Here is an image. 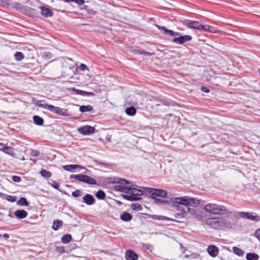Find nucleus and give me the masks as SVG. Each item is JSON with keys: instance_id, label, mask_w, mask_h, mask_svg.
<instances>
[{"instance_id": "23", "label": "nucleus", "mask_w": 260, "mask_h": 260, "mask_svg": "<svg viewBox=\"0 0 260 260\" xmlns=\"http://www.w3.org/2000/svg\"><path fill=\"white\" fill-rule=\"evenodd\" d=\"M41 14L45 17H51L53 15V12L49 8L45 7H41Z\"/></svg>"}, {"instance_id": "63", "label": "nucleus", "mask_w": 260, "mask_h": 260, "mask_svg": "<svg viewBox=\"0 0 260 260\" xmlns=\"http://www.w3.org/2000/svg\"><path fill=\"white\" fill-rule=\"evenodd\" d=\"M82 9H84V10H86V11H88V9H89V7H88V6H84L83 7V8H82Z\"/></svg>"}, {"instance_id": "44", "label": "nucleus", "mask_w": 260, "mask_h": 260, "mask_svg": "<svg viewBox=\"0 0 260 260\" xmlns=\"http://www.w3.org/2000/svg\"><path fill=\"white\" fill-rule=\"evenodd\" d=\"M72 196L75 198H78L82 195L81 191L79 189H77L75 191L72 192Z\"/></svg>"}, {"instance_id": "20", "label": "nucleus", "mask_w": 260, "mask_h": 260, "mask_svg": "<svg viewBox=\"0 0 260 260\" xmlns=\"http://www.w3.org/2000/svg\"><path fill=\"white\" fill-rule=\"evenodd\" d=\"M130 51L133 53L134 54H140L144 55V56H152L154 55V53H150L149 52L146 51L143 49H132L130 50Z\"/></svg>"}, {"instance_id": "45", "label": "nucleus", "mask_w": 260, "mask_h": 260, "mask_svg": "<svg viewBox=\"0 0 260 260\" xmlns=\"http://www.w3.org/2000/svg\"><path fill=\"white\" fill-rule=\"evenodd\" d=\"M211 27L209 25H201L200 29L206 31H211L210 28Z\"/></svg>"}, {"instance_id": "33", "label": "nucleus", "mask_w": 260, "mask_h": 260, "mask_svg": "<svg viewBox=\"0 0 260 260\" xmlns=\"http://www.w3.org/2000/svg\"><path fill=\"white\" fill-rule=\"evenodd\" d=\"M93 110V107L91 105H83L80 107L79 111L82 113L90 112Z\"/></svg>"}, {"instance_id": "21", "label": "nucleus", "mask_w": 260, "mask_h": 260, "mask_svg": "<svg viewBox=\"0 0 260 260\" xmlns=\"http://www.w3.org/2000/svg\"><path fill=\"white\" fill-rule=\"evenodd\" d=\"M114 190L121 192L125 193H129V192L128 190H129V185L127 186H124L121 185H115L114 187Z\"/></svg>"}, {"instance_id": "57", "label": "nucleus", "mask_w": 260, "mask_h": 260, "mask_svg": "<svg viewBox=\"0 0 260 260\" xmlns=\"http://www.w3.org/2000/svg\"><path fill=\"white\" fill-rule=\"evenodd\" d=\"M87 13L90 15H95L96 14V12L93 11L92 9H88Z\"/></svg>"}, {"instance_id": "8", "label": "nucleus", "mask_w": 260, "mask_h": 260, "mask_svg": "<svg viewBox=\"0 0 260 260\" xmlns=\"http://www.w3.org/2000/svg\"><path fill=\"white\" fill-rule=\"evenodd\" d=\"M192 40V37L189 35H184L181 36L180 34L178 35L177 37H175L173 40L172 42L176 44L181 45L183 43L190 41Z\"/></svg>"}, {"instance_id": "28", "label": "nucleus", "mask_w": 260, "mask_h": 260, "mask_svg": "<svg viewBox=\"0 0 260 260\" xmlns=\"http://www.w3.org/2000/svg\"><path fill=\"white\" fill-rule=\"evenodd\" d=\"M121 196L123 198V199L129 201H138L142 199L141 197H135L134 196L131 194H122Z\"/></svg>"}, {"instance_id": "9", "label": "nucleus", "mask_w": 260, "mask_h": 260, "mask_svg": "<svg viewBox=\"0 0 260 260\" xmlns=\"http://www.w3.org/2000/svg\"><path fill=\"white\" fill-rule=\"evenodd\" d=\"M143 215L142 217L145 218H152L154 220H168V221H173L176 222H178L177 220H175L172 218L167 217L164 216H159L157 215H151L148 213H142Z\"/></svg>"}, {"instance_id": "4", "label": "nucleus", "mask_w": 260, "mask_h": 260, "mask_svg": "<svg viewBox=\"0 0 260 260\" xmlns=\"http://www.w3.org/2000/svg\"><path fill=\"white\" fill-rule=\"evenodd\" d=\"M70 179H74L76 180L89 184V185H96L97 184L96 181L93 178L82 174L77 175H71L70 176Z\"/></svg>"}, {"instance_id": "46", "label": "nucleus", "mask_w": 260, "mask_h": 260, "mask_svg": "<svg viewBox=\"0 0 260 260\" xmlns=\"http://www.w3.org/2000/svg\"><path fill=\"white\" fill-rule=\"evenodd\" d=\"M56 251L61 254L64 253L65 251V248L63 246H56Z\"/></svg>"}, {"instance_id": "11", "label": "nucleus", "mask_w": 260, "mask_h": 260, "mask_svg": "<svg viewBox=\"0 0 260 260\" xmlns=\"http://www.w3.org/2000/svg\"><path fill=\"white\" fill-rule=\"evenodd\" d=\"M78 132L83 135H90L94 133V127L90 125H84L78 129Z\"/></svg>"}, {"instance_id": "54", "label": "nucleus", "mask_w": 260, "mask_h": 260, "mask_svg": "<svg viewBox=\"0 0 260 260\" xmlns=\"http://www.w3.org/2000/svg\"><path fill=\"white\" fill-rule=\"evenodd\" d=\"M255 235L260 241V229H257L255 232Z\"/></svg>"}, {"instance_id": "30", "label": "nucleus", "mask_w": 260, "mask_h": 260, "mask_svg": "<svg viewBox=\"0 0 260 260\" xmlns=\"http://www.w3.org/2000/svg\"><path fill=\"white\" fill-rule=\"evenodd\" d=\"M63 225V221L61 220H54L52 224V229L54 231H57Z\"/></svg>"}, {"instance_id": "42", "label": "nucleus", "mask_w": 260, "mask_h": 260, "mask_svg": "<svg viewBox=\"0 0 260 260\" xmlns=\"http://www.w3.org/2000/svg\"><path fill=\"white\" fill-rule=\"evenodd\" d=\"M81 95L84 96H93L95 94L92 92H88L84 90H81Z\"/></svg>"}, {"instance_id": "5", "label": "nucleus", "mask_w": 260, "mask_h": 260, "mask_svg": "<svg viewBox=\"0 0 260 260\" xmlns=\"http://www.w3.org/2000/svg\"><path fill=\"white\" fill-rule=\"evenodd\" d=\"M146 192L151 194L152 199H155L157 197H166L167 192L161 189H155L153 188H143Z\"/></svg>"}, {"instance_id": "38", "label": "nucleus", "mask_w": 260, "mask_h": 260, "mask_svg": "<svg viewBox=\"0 0 260 260\" xmlns=\"http://www.w3.org/2000/svg\"><path fill=\"white\" fill-rule=\"evenodd\" d=\"M95 196L99 200H104L106 198V193L102 190H98L95 193Z\"/></svg>"}, {"instance_id": "60", "label": "nucleus", "mask_w": 260, "mask_h": 260, "mask_svg": "<svg viewBox=\"0 0 260 260\" xmlns=\"http://www.w3.org/2000/svg\"><path fill=\"white\" fill-rule=\"evenodd\" d=\"M9 0H0V3L9 4Z\"/></svg>"}, {"instance_id": "62", "label": "nucleus", "mask_w": 260, "mask_h": 260, "mask_svg": "<svg viewBox=\"0 0 260 260\" xmlns=\"http://www.w3.org/2000/svg\"><path fill=\"white\" fill-rule=\"evenodd\" d=\"M5 196H6V194L0 192V198L4 199Z\"/></svg>"}, {"instance_id": "1", "label": "nucleus", "mask_w": 260, "mask_h": 260, "mask_svg": "<svg viewBox=\"0 0 260 260\" xmlns=\"http://www.w3.org/2000/svg\"><path fill=\"white\" fill-rule=\"evenodd\" d=\"M206 223L211 228L215 230L231 228V223L230 221L219 217L208 218L206 220Z\"/></svg>"}, {"instance_id": "32", "label": "nucleus", "mask_w": 260, "mask_h": 260, "mask_svg": "<svg viewBox=\"0 0 260 260\" xmlns=\"http://www.w3.org/2000/svg\"><path fill=\"white\" fill-rule=\"evenodd\" d=\"M125 112L127 115L133 116L136 114V109L134 107L131 106L126 108Z\"/></svg>"}, {"instance_id": "36", "label": "nucleus", "mask_w": 260, "mask_h": 260, "mask_svg": "<svg viewBox=\"0 0 260 260\" xmlns=\"http://www.w3.org/2000/svg\"><path fill=\"white\" fill-rule=\"evenodd\" d=\"M72 239V237L70 234H66L61 238V242L64 244L69 243Z\"/></svg>"}, {"instance_id": "3", "label": "nucleus", "mask_w": 260, "mask_h": 260, "mask_svg": "<svg viewBox=\"0 0 260 260\" xmlns=\"http://www.w3.org/2000/svg\"><path fill=\"white\" fill-rule=\"evenodd\" d=\"M206 211L214 214H226L229 213L228 210L223 206L215 204H208L205 206Z\"/></svg>"}, {"instance_id": "51", "label": "nucleus", "mask_w": 260, "mask_h": 260, "mask_svg": "<svg viewBox=\"0 0 260 260\" xmlns=\"http://www.w3.org/2000/svg\"><path fill=\"white\" fill-rule=\"evenodd\" d=\"M79 69L84 71L85 70H89V69L88 68V67H87V66L85 64H83V63H81L79 67Z\"/></svg>"}, {"instance_id": "64", "label": "nucleus", "mask_w": 260, "mask_h": 260, "mask_svg": "<svg viewBox=\"0 0 260 260\" xmlns=\"http://www.w3.org/2000/svg\"><path fill=\"white\" fill-rule=\"evenodd\" d=\"M163 104L168 106H169L170 105V103L168 102H163Z\"/></svg>"}, {"instance_id": "50", "label": "nucleus", "mask_w": 260, "mask_h": 260, "mask_svg": "<svg viewBox=\"0 0 260 260\" xmlns=\"http://www.w3.org/2000/svg\"><path fill=\"white\" fill-rule=\"evenodd\" d=\"M40 152L37 150H32L31 152V155L35 157L39 156Z\"/></svg>"}, {"instance_id": "6", "label": "nucleus", "mask_w": 260, "mask_h": 260, "mask_svg": "<svg viewBox=\"0 0 260 260\" xmlns=\"http://www.w3.org/2000/svg\"><path fill=\"white\" fill-rule=\"evenodd\" d=\"M238 214L240 217L244 219H248L256 222L260 221V217L257 216L255 213L239 212Z\"/></svg>"}, {"instance_id": "27", "label": "nucleus", "mask_w": 260, "mask_h": 260, "mask_svg": "<svg viewBox=\"0 0 260 260\" xmlns=\"http://www.w3.org/2000/svg\"><path fill=\"white\" fill-rule=\"evenodd\" d=\"M133 216L131 214L127 212H124L121 215H120V219L125 222H128L131 221L132 219Z\"/></svg>"}, {"instance_id": "61", "label": "nucleus", "mask_w": 260, "mask_h": 260, "mask_svg": "<svg viewBox=\"0 0 260 260\" xmlns=\"http://www.w3.org/2000/svg\"><path fill=\"white\" fill-rule=\"evenodd\" d=\"M3 236L4 238H5L6 239H7L9 238V235L8 234H4Z\"/></svg>"}, {"instance_id": "25", "label": "nucleus", "mask_w": 260, "mask_h": 260, "mask_svg": "<svg viewBox=\"0 0 260 260\" xmlns=\"http://www.w3.org/2000/svg\"><path fill=\"white\" fill-rule=\"evenodd\" d=\"M9 1H10V2L9 3V4H8V5L6 4H3L7 5V6H11L12 7L15 8L16 10H19V11H22V10L24 9V6H23L21 4L18 3H11L12 1L11 0H9Z\"/></svg>"}, {"instance_id": "17", "label": "nucleus", "mask_w": 260, "mask_h": 260, "mask_svg": "<svg viewBox=\"0 0 260 260\" xmlns=\"http://www.w3.org/2000/svg\"><path fill=\"white\" fill-rule=\"evenodd\" d=\"M83 202L87 205L91 206L95 203V200L92 195L87 193L83 197Z\"/></svg>"}, {"instance_id": "29", "label": "nucleus", "mask_w": 260, "mask_h": 260, "mask_svg": "<svg viewBox=\"0 0 260 260\" xmlns=\"http://www.w3.org/2000/svg\"><path fill=\"white\" fill-rule=\"evenodd\" d=\"M33 120L34 123L39 126L43 125L44 122L43 118L38 115H35L33 116Z\"/></svg>"}, {"instance_id": "24", "label": "nucleus", "mask_w": 260, "mask_h": 260, "mask_svg": "<svg viewBox=\"0 0 260 260\" xmlns=\"http://www.w3.org/2000/svg\"><path fill=\"white\" fill-rule=\"evenodd\" d=\"M174 207L178 210L182 212V213L186 214L187 213H189L191 210V208L189 207H184V206L180 204H176L174 205Z\"/></svg>"}, {"instance_id": "48", "label": "nucleus", "mask_w": 260, "mask_h": 260, "mask_svg": "<svg viewBox=\"0 0 260 260\" xmlns=\"http://www.w3.org/2000/svg\"><path fill=\"white\" fill-rule=\"evenodd\" d=\"M12 179L14 182L17 183L20 182L21 180V178L20 177L16 175L13 176L12 177Z\"/></svg>"}, {"instance_id": "7", "label": "nucleus", "mask_w": 260, "mask_h": 260, "mask_svg": "<svg viewBox=\"0 0 260 260\" xmlns=\"http://www.w3.org/2000/svg\"><path fill=\"white\" fill-rule=\"evenodd\" d=\"M193 217L199 221H206L207 219L206 213L202 212L200 210H196L194 209L191 208L189 212Z\"/></svg>"}, {"instance_id": "37", "label": "nucleus", "mask_w": 260, "mask_h": 260, "mask_svg": "<svg viewBox=\"0 0 260 260\" xmlns=\"http://www.w3.org/2000/svg\"><path fill=\"white\" fill-rule=\"evenodd\" d=\"M14 56L15 60L17 61H21L24 58V54L21 52L19 51L15 52Z\"/></svg>"}, {"instance_id": "40", "label": "nucleus", "mask_w": 260, "mask_h": 260, "mask_svg": "<svg viewBox=\"0 0 260 260\" xmlns=\"http://www.w3.org/2000/svg\"><path fill=\"white\" fill-rule=\"evenodd\" d=\"M40 173L43 177L46 178H50L52 176V173L44 169L41 170Z\"/></svg>"}, {"instance_id": "47", "label": "nucleus", "mask_w": 260, "mask_h": 260, "mask_svg": "<svg viewBox=\"0 0 260 260\" xmlns=\"http://www.w3.org/2000/svg\"><path fill=\"white\" fill-rule=\"evenodd\" d=\"M51 185L55 189H57V190H59L60 191H61L59 189V184L58 182H57L55 181H53L51 183Z\"/></svg>"}, {"instance_id": "16", "label": "nucleus", "mask_w": 260, "mask_h": 260, "mask_svg": "<svg viewBox=\"0 0 260 260\" xmlns=\"http://www.w3.org/2000/svg\"><path fill=\"white\" fill-rule=\"evenodd\" d=\"M125 258L126 260H137L138 255L133 250L128 249L125 252Z\"/></svg>"}, {"instance_id": "14", "label": "nucleus", "mask_w": 260, "mask_h": 260, "mask_svg": "<svg viewBox=\"0 0 260 260\" xmlns=\"http://www.w3.org/2000/svg\"><path fill=\"white\" fill-rule=\"evenodd\" d=\"M157 27L158 29L164 34L169 35L172 37H177L178 35H180V32L174 31L172 30H170L166 28L164 26H158L157 25Z\"/></svg>"}, {"instance_id": "52", "label": "nucleus", "mask_w": 260, "mask_h": 260, "mask_svg": "<svg viewBox=\"0 0 260 260\" xmlns=\"http://www.w3.org/2000/svg\"><path fill=\"white\" fill-rule=\"evenodd\" d=\"M184 213H176L174 215V217L176 218H183L185 217V216L184 215Z\"/></svg>"}, {"instance_id": "22", "label": "nucleus", "mask_w": 260, "mask_h": 260, "mask_svg": "<svg viewBox=\"0 0 260 260\" xmlns=\"http://www.w3.org/2000/svg\"><path fill=\"white\" fill-rule=\"evenodd\" d=\"M15 216L18 219H23L27 217L28 213L24 210H17L14 212Z\"/></svg>"}, {"instance_id": "55", "label": "nucleus", "mask_w": 260, "mask_h": 260, "mask_svg": "<svg viewBox=\"0 0 260 260\" xmlns=\"http://www.w3.org/2000/svg\"><path fill=\"white\" fill-rule=\"evenodd\" d=\"M201 90L203 91V92H206V93H208L210 92V90L209 89H208V87H206L205 86H202L201 87Z\"/></svg>"}, {"instance_id": "12", "label": "nucleus", "mask_w": 260, "mask_h": 260, "mask_svg": "<svg viewBox=\"0 0 260 260\" xmlns=\"http://www.w3.org/2000/svg\"><path fill=\"white\" fill-rule=\"evenodd\" d=\"M183 24L188 28L194 29H200L201 24L197 21H192L187 20L183 22Z\"/></svg>"}, {"instance_id": "10", "label": "nucleus", "mask_w": 260, "mask_h": 260, "mask_svg": "<svg viewBox=\"0 0 260 260\" xmlns=\"http://www.w3.org/2000/svg\"><path fill=\"white\" fill-rule=\"evenodd\" d=\"M136 186V185H134L133 183L132 185H129V190H128L129 192V194L138 197L142 196L144 192H146L144 189L143 187H141V189H137L135 187Z\"/></svg>"}, {"instance_id": "39", "label": "nucleus", "mask_w": 260, "mask_h": 260, "mask_svg": "<svg viewBox=\"0 0 260 260\" xmlns=\"http://www.w3.org/2000/svg\"><path fill=\"white\" fill-rule=\"evenodd\" d=\"M233 251L235 254L239 256H242L244 254V251L243 250L237 247H233Z\"/></svg>"}, {"instance_id": "53", "label": "nucleus", "mask_w": 260, "mask_h": 260, "mask_svg": "<svg viewBox=\"0 0 260 260\" xmlns=\"http://www.w3.org/2000/svg\"><path fill=\"white\" fill-rule=\"evenodd\" d=\"M43 56L47 58H51L52 57V54L49 52H46L44 53Z\"/></svg>"}, {"instance_id": "18", "label": "nucleus", "mask_w": 260, "mask_h": 260, "mask_svg": "<svg viewBox=\"0 0 260 260\" xmlns=\"http://www.w3.org/2000/svg\"><path fill=\"white\" fill-rule=\"evenodd\" d=\"M207 250L208 254L213 257L217 255L219 251L218 247L213 245H209Z\"/></svg>"}, {"instance_id": "35", "label": "nucleus", "mask_w": 260, "mask_h": 260, "mask_svg": "<svg viewBox=\"0 0 260 260\" xmlns=\"http://www.w3.org/2000/svg\"><path fill=\"white\" fill-rule=\"evenodd\" d=\"M17 204L19 206H27L29 205V202L27 201V200L25 198L21 197L17 201Z\"/></svg>"}, {"instance_id": "19", "label": "nucleus", "mask_w": 260, "mask_h": 260, "mask_svg": "<svg viewBox=\"0 0 260 260\" xmlns=\"http://www.w3.org/2000/svg\"><path fill=\"white\" fill-rule=\"evenodd\" d=\"M111 182L113 183H117L118 184V185H121L122 186H124L125 185H131L132 184V182H129L127 180L118 178H114L113 180Z\"/></svg>"}, {"instance_id": "34", "label": "nucleus", "mask_w": 260, "mask_h": 260, "mask_svg": "<svg viewBox=\"0 0 260 260\" xmlns=\"http://www.w3.org/2000/svg\"><path fill=\"white\" fill-rule=\"evenodd\" d=\"M4 152L12 156H14L15 155L14 148L7 145L5 147Z\"/></svg>"}, {"instance_id": "13", "label": "nucleus", "mask_w": 260, "mask_h": 260, "mask_svg": "<svg viewBox=\"0 0 260 260\" xmlns=\"http://www.w3.org/2000/svg\"><path fill=\"white\" fill-rule=\"evenodd\" d=\"M49 107V110L59 115L66 116L68 115L67 110L65 109L60 108V107H55L50 105Z\"/></svg>"}, {"instance_id": "41", "label": "nucleus", "mask_w": 260, "mask_h": 260, "mask_svg": "<svg viewBox=\"0 0 260 260\" xmlns=\"http://www.w3.org/2000/svg\"><path fill=\"white\" fill-rule=\"evenodd\" d=\"M132 208L133 210L141 211L142 210V206L138 203H134L132 205Z\"/></svg>"}, {"instance_id": "26", "label": "nucleus", "mask_w": 260, "mask_h": 260, "mask_svg": "<svg viewBox=\"0 0 260 260\" xmlns=\"http://www.w3.org/2000/svg\"><path fill=\"white\" fill-rule=\"evenodd\" d=\"M34 104L39 107L43 108L45 109L49 110V107L50 106V105H48L45 103V101L44 100H37L34 102Z\"/></svg>"}, {"instance_id": "43", "label": "nucleus", "mask_w": 260, "mask_h": 260, "mask_svg": "<svg viewBox=\"0 0 260 260\" xmlns=\"http://www.w3.org/2000/svg\"><path fill=\"white\" fill-rule=\"evenodd\" d=\"M4 199H6L7 201L12 203H14L16 201V198L15 197L10 195L6 194Z\"/></svg>"}, {"instance_id": "49", "label": "nucleus", "mask_w": 260, "mask_h": 260, "mask_svg": "<svg viewBox=\"0 0 260 260\" xmlns=\"http://www.w3.org/2000/svg\"><path fill=\"white\" fill-rule=\"evenodd\" d=\"M72 2L75 3L78 6H81L85 3V0H72Z\"/></svg>"}, {"instance_id": "56", "label": "nucleus", "mask_w": 260, "mask_h": 260, "mask_svg": "<svg viewBox=\"0 0 260 260\" xmlns=\"http://www.w3.org/2000/svg\"><path fill=\"white\" fill-rule=\"evenodd\" d=\"M72 90L76 92L77 94L80 95L81 92L82 90L76 89L75 87H73Z\"/></svg>"}, {"instance_id": "58", "label": "nucleus", "mask_w": 260, "mask_h": 260, "mask_svg": "<svg viewBox=\"0 0 260 260\" xmlns=\"http://www.w3.org/2000/svg\"><path fill=\"white\" fill-rule=\"evenodd\" d=\"M154 199L155 200V202L156 203H165V201L163 200L158 199H157L156 198H155V199Z\"/></svg>"}, {"instance_id": "2", "label": "nucleus", "mask_w": 260, "mask_h": 260, "mask_svg": "<svg viewBox=\"0 0 260 260\" xmlns=\"http://www.w3.org/2000/svg\"><path fill=\"white\" fill-rule=\"evenodd\" d=\"M174 203L180 204L184 207H189L198 205L200 204L201 200L195 198H191L189 197H182L180 198H175L174 199Z\"/></svg>"}, {"instance_id": "15", "label": "nucleus", "mask_w": 260, "mask_h": 260, "mask_svg": "<svg viewBox=\"0 0 260 260\" xmlns=\"http://www.w3.org/2000/svg\"><path fill=\"white\" fill-rule=\"evenodd\" d=\"M63 170L65 171L71 172H75V170L77 169H85L86 171H88V170L86 169H85L84 167H82L81 166H79L78 165H67L63 166L62 167Z\"/></svg>"}, {"instance_id": "31", "label": "nucleus", "mask_w": 260, "mask_h": 260, "mask_svg": "<svg viewBox=\"0 0 260 260\" xmlns=\"http://www.w3.org/2000/svg\"><path fill=\"white\" fill-rule=\"evenodd\" d=\"M246 258L247 260H258L259 255L254 252H249L246 254Z\"/></svg>"}, {"instance_id": "59", "label": "nucleus", "mask_w": 260, "mask_h": 260, "mask_svg": "<svg viewBox=\"0 0 260 260\" xmlns=\"http://www.w3.org/2000/svg\"><path fill=\"white\" fill-rule=\"evenodd\" d=\"M6 146V145H5L3 143H0V150L4 151Z\"/></svg>"}]
</instances>
